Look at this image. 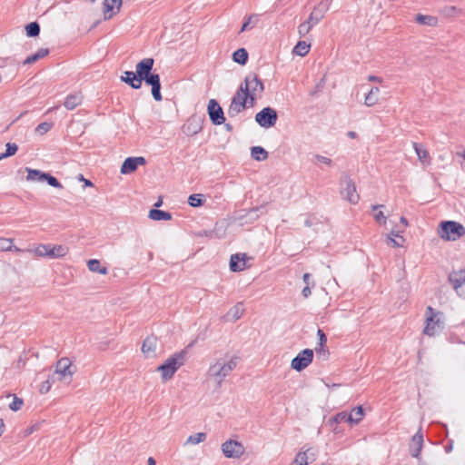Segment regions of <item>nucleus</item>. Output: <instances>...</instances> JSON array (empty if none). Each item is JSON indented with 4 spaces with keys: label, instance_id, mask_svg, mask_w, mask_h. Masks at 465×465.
I'll return each mask as SVG.
<instances>
[{
    "label": "nucleus",
    "instance_id": "f257e3e1",
    "mask_svg": "<svg viewBox=\"0 0 465 465\" xmlns=\"http://www.w3.org/2000/svg\"><path fill=\"white\" fill-rule=\"evenodd\" d=\"M193 342H191L187 347L178 352H175L163 364L157 367V371L161 372V376L163 381L171 380L177 370L184 364L188 349L193 347Z\"/></svg>",
    "mask_w": 465,
    "mask_h": 465
},
{
    "label": "nucleus",
    "instance_id": "f03ea898",
    "mask_svg": "<svg viewBox=\"0 0 465 465\" xmlns=\"http://www.w3.org/2000/svg\"><path fill=\"white\" fill-rule=\"evenodd\" d=\"M439 235L446 241H457L465 235V227L455 221H443L439 225Z\"/></svg>",
    "mask_w": 465,
    "mask_h": 465
},
{
    "label": "nucleus",
    "instance_id": "7ed1b4c3",
    "mask_svg": "<svg viewBox=\"0 0 465 465\" xmlns=\"http://www.w3.org/2000/svg\"><path fill=\"white\" fill-rule=\"evenodd\" d=\"M442 312L436 311L431 306H428L425 312L426 326L423 333L428 336H434L443 329V322L440 320Z\"/></svg>",
    "mask_w": 465,
    "mask_h": 465
},
{
    "label": "nucleus",
    "instance_id": "20e7f679",
    "mask_svg": "<svg viewBox=\"0 0 465 465\" xmlns=\"http://www.w3.org/2000/svg\"><path fill=\"white\" fill-rule=\"evenodd\" d=\"M237 366V358H232L228 362L218 361L211 365L208 371L210 376L217 380L218 386H221L223 379Z\"/></svg>",
    "mask_w": 465,
    "mask_h": 465
},
{
    "label": "nucleus",
    "instance_id": "39448f33",
    "mask_svg": "<svg viewBox=\"0 0 465 465\" xmlns=\"http://www.w3.org/2000/svg\"><path fill=\"white\" fill-rule=\"evenodd\" d=\"M340 184L342 198L348 200L352 204H356L360 200V195L356 192V185L352 179L344 174L340 181Z\"/></svg>",
    "mask_w": 465,
    "mask_h": 465
},
{
    "label": "nucleus",
    "instance_id": "423d86ee",
    "mask_svg": "<svg viewBox=\"0 0 465 465\" xmlns=\"http://www.w3.org/2000/svg\"><path fill=\"white\" fill-rule=\"evenodd\" d=\"M278 114L275 109L265 107L255 114L256 123L263 128H271L275 125Z\"/></svg>",
    "mask_w": 465,
    "mask_h": 465
},
{
    "label": "nucleus",
    "instance_id": "0eeeda50",
    "mask_svg": "<svg viewBox=\"0 0 465 465\" xmlns=\"http://www.w3.org/2000/svg\"><path fill=\"white\" fill-rule=\"evenodd\" d=\"M223 454L228 459H239L245 451L242 442L234 440H228L221 446Z\"/></svg>",
    "mask_w": 465,
    "mask_h": 465
},
{
    "label": "nucleus",
    "instance_id": "6e6552de",
    "mask_svg": "<svg viewBox=\"0 0 465 465\" xmlns=\"http://www.w3.org/2000/svg\"><path fill=\"white\" fill-rule=\"evenodd\" d=\"M247 91V86L240 85L236 93L232 98L231 104L227 110V114L230 117H235L243 111L244 91Z\"/></svg>",
    "mask_w": 465,
    "mask_h": 465
},
{
    "label": "nucleus",
    "instance_id": "1a4fd4ad",
    "mask_svg": "<svg viewBox=\"0 0 465 465\" xmlns=\"http://www.w3.org/2000/svg\"><path fill=\"white\" fill-rule=\"evenodd\" d=\"M312 360L313 351L304 349L292 360L291 367L297 371H302L312 363Z\"/></svg>",
    "mask_w": 465,
    "mask_h": 465
},
{
    "label": "nucleus",
    "instance_id": "9d476101",
    "mask_svg": "<svg viewBox=\"0 0 465 465\" xmlns=\"http://www.w3.org/2000/svg\"><path fill=\"white\" fill-rule=\"evenodd\" d=\"M207 113L210 118V121L214 125H220L224 124L225 117L223 114V108L220 106L219 103L215 99H211L208 102L207 105Z\"/></svg>",
    "mask_w": 465,
    "mask_h": 465
},
{
    "label": "nucleus",
    "instance_id": "9b49d317",
    "mask_svg": "<svg viewBox=\"0 0 465 465\" xmlns=\"http://www.w3.org/2000/svg\"><path fill=\"white\" fill-rule=\"evenodd\" d=\"M449 282L456 293L465 299V270L454 271L449 275Z\"/></svg>",
    "mask_w": 465,
    "mask_h": 465
},
{
    "label": "nucleus",
    "instance_id": "f8f14e48",
    "mask_svg": "<svg viewBox=\"0 0 465 465\" xmlns=\"http://www.w3.org/2000/svg\"><path fill=\"white\" fill-rule=\"evenodd\" d=\"M331 0L321 1L312 10L308 17V23L316 25L323 17L325 13L329 10Z\"/></svg>",
    "mask_w": 465,
    "mask_h": 465
},
{
    "label": "nucleus",
    "instance_id": "ddd939ff",
    "mask_svg": "<svg viewBox=\"0 0 465 465\" xmlns=\"http://www.w3.org/2000/svg\"><path fill=\"white\" fill-rule=\"evenodd\" d=\"M76 371V368L73 367L72 361L68 358H61L55 366V373L60 375V380L72 379V376Z\"/></svg>",
    "mask_w": 465,
    "mask_h": 465
},
{
    "label": "nucleus",
    "instance_id": "4468645a",
    "mask_svg": "<svg viewBox=\"0 0 465 465\" xmlns=\"http://www.w3.org/2000/svg\"><path fill=\"white\" fill-rule=\"evenodd\" d=\"M240 85H248L252 94H261L264 91V84L256 74H249Z\"/></svg>",
    "mask_w": 465,
    "mask_h": 465
},
{
    "label": "nucleus",
    "instance_id": "2eb2a0df",
    "mask_svg": "<svg viewBox=\"0 0 465 465\" xmlns=\"http://www.w3.org/2000/svg\"><path fill=\"white\" fill-rule=\"evenodd\" d=\"M202 128L203 123L201 117L197 115H193L183 124V132L188 136H193L201 132Z\"/></svg>",
    "mask_w": 465,
    "mask_h": 465
},
{
    "label": "nucleus",
    "instance_id": "dca6fc26",
    "mask_svg": "<svg viewBox=\"0 0 465 465\" xmlns=\"http://www.w3.org/2000/svg\"><path fill=\"white\" fill-rule=\"evenodd\" d=\"M145 158L143 156L138 157H128L126 158L122 166H121V173L128 174L134 172L139 165L145 164Z\"/></svg>",
    "mask_w": 465,
    "mask_h": 465
},
{
    "label": "nucleus",
    "instance_id": "f3484780",
    "mask_svg": "<svg viewBox=\"0 0 465 465\" xmlns=\"http://www.w3.org/2000/svg\"><path fill=\"white\" fill-rule=\"evenodd\" d=\"M153 64L154 60L153 58H143L136 64L135 73L142 82L145 76L153 73Z\"/></svg>",
    "mask_w": 465,
    "mask_h": 465
},
{
    "label": "nucleus",
    "instance_id": "a211bd4d",
    "mask_svg": "<svg viewBox=\"0 0 465 465\" xmlns=\"http://www.w3.org/2000/svg\"><path fill=\"white\" fill-rule=\"evenodd\" d=\"M423 445V435L420 430L412 436L410 442V452L414 458H419Z\"/></svg>",
    "mask_w": 465,
    "mask_h": 465
},
{
    "label": "nucleus",
    "instance_id": "6ab92c4d",
    "mask_svg": "<svg viewBox=\"0 0 465 465\" xmlns=\"http://www.w3.org/2000/svg\"><path fill=\"white\" fill-rule=\"evenodd\" d=\"M246 254L235 253L230 259V270L232 272H241L246 267Z\"/></svg>",
    "mask_w": 465,
    "mask_h": 465
},
{
    "label": "nucleus",
    "instance_id": "aec40b11",
    "mask_svg": "<svg viewBox=\"0 0 465 465\" xmlns=\"http://www.w3.org/2000/svg\"><path fill=\"white\" fill-rule=\"evenodd\" d=\"M157 346V337L154 335L148 336L143 342L142 351L146 357L155 356Z\"/></svg>",
    "mask_w": 465,
    "mask_h": 465
},
{
    "label": "nucleus",
    "instance_id": "412c9836",
    "mask_svg": "<svg viewBox=\"0 0 465 465\" xmlns=\"http://www.w3.org/2000/svg\"><path fill=\"white\" fill-rule=\"evenodd\" d=\"M121 80L134 89H140L142 87L143 83L135 72L125 71L121 76Z\"/></svg>",
    "mask_w": 465,
    "mask_h": 465
},
{
    "label": "nucleus",
    "instance_id": "4be33fe9",
    "mask_svg": "<svg viewBox=\"0 0 465 465\" xmlns=\"http://www.w3.org/2000/svg\"><path fill=\"white\" fill-rule=\"evenodd\" d=\"M84 96L81 92H75L66 96L64 105L67 110H74L83 102Z\"/></svg>",
    "mask_w": 465,
    "mask_h": 465
},
{
    "label": "nucleus",
    "instance_id": "5701e85b",
    "mask_svg": "<svg viewBox=\"0 0 465 465\" xmlns=\"http://www.w3.org/2000/svg\"><path fill=\"white\" fill-rule=\"evenodd\" d=\"M312 449L308 448L303 451H299L293 460V463L297 465H308L309 460L311 459V462L315 460V454L312 452Z\"/></svg>",
    "mask_w": 465,
    "mask_h": 465
},
{
    "label": "nucleus",
    "instance_id": "b1692460",
    "mask_svg": "<svg viewBox=\"0 0 465 465\" xmlns=\"http://www.w3.org/2000/svg\"><path fill=\"white\" fill-rule=\"evenodd\" d=\"M123 0H104V19H110L112 15H107L106 14L110 11H113L114 8H116V12L120 11L122 6Z\"/></svg>",
    "mask_w": 465,
    "mask_h": 465
},
{
    "label": "nucleus",
    "instance_id": "393cba45",
    "mask_svg": "<svg viewBox=\"0 0 465 465\" xmlns=\"http://www.w3.org/2000/svg\"><path fill=\"white\" fill-rule=\"evenodd\" d=\"M350 420H352L351 416H348L347 412L341 411L334 415L333 417L330 418L327 421V425L329 427H333L334 425H338L341 422H348L350 423Z\"/></svg>",
    "mask_w": 465,
    "mask_h": 465
},
{
    "label": "nucleus",
    "instance_id": "a878e982",
    "mask_svg": "<svg viewBox=\"0 0 465 465\" xmlns=\"http://www.w3.org/2000/svg\"><path fill=\"white\" fill-rule=\"evenodd\" d=\"M149 218L153 221H169L172 219V213L159 209H151Z\"/></svg>",
    "mask_w": 465,
    "mask_h": 465
},
{
    "label": "nucleus",
    "instance_id": "bb28decb",
    "mask_svg": "<svg viewBox=\"0 0 465 465\" xmlns=\"http://www.w3.org/2000/svg\"><path fill=\"white\" fill-rule=\"evenodd\" d=\"M415 21L422 25L436 26L438 25V18L432 15H426L418 14L415 17Z\"/></svg>",
    "mask_w": 465,
    "mask_h": 465
},
{
    "label": "nucleus",
    "instance_id": "cd10ccee",
    "mask_svg": "<svg viewBox=\"0 0 465 465\" xmlns=\"http://www.w3.org/2000/svg\"><path fill=\"white\" fill-rule=\"evenodd\" d=\"M88 269L93 272H98L105 275L108 272V269L105 266H102L101 262L97 259H91L87 262Z\"/></svg>",
    "mask_w": 465,
    "mask_h": 465
},
{
    "label": "nucleus",
    "instance_id": "c85d7f7f",
    "mask_svg": "<svg viewBox=\"0 0 465 465\" xmlns=\"http://www.w3.org/2000/svg\"><path fill=\"white\" fill-rule=\"evenodd\" d=\"M249 54L245 48H239L232 54L233 62L244 65L248 62Z\"/></svg>",
    "mask_w": 465,
    "mask_h": 465
},
{
    "label": "nucleus",
    "instance_id": "c756f323",
    "mask_svg": "<svg viewBox=\"0 0 465 465\" xmlns=\"http://www.w3.org/2000/svg\"><path fill=\"white\" fill-rule=\"evenodd\" d=\"M413 148L416 152V154L419 158V160L422 163H430V155L428 151L423 147L422 144L418 143H413Z\"/></svg>",
    "mask_w": 465,
    "mask_h": 465
},
{
    "label": "nucleus",
    "instance_id": "7c9ffc66",
    "mask_svg": "<svg viewBox=\"0 0 465 465\" xmlns=\"http://www.w3.org/2000/svg\"><path fill=\"white\" fill-rule=\"evenodd\" d=\"M244 309L242 302H238L233 307H232L228 312L227 316L232 321L235 322L239 320L243 314Z\"/></svg>",
    "mask_w": 465,
    "mask_h": 465
},
{
    "label": "nucleus",
    "instance_id": "2f4dec72",
    "mask_svg": "<svg viewBox=\"0 0 465 465\" xmlns=\"http://www.w3.org/2000/svg\"><path fill=\"white\" fill-rule=\"evenodd\" d=\"M380 93V88L373 86L371 88L369 93L365 96L364 104L366 106H372L378 103V94Z\"/></svg>",
    "mask_w": 465,
    "mask_h": 465
},
{
    "label": "nucleus",
    "instance_id": "473e14b6",
    "mask_svg": "<svg viewBox=\"0 0 465 465\" xmlns=\"http://www.w3.org/2000/svg\"><path fill=\"white\" fill-rule=\"evenodd\" d=\"M50 258H61L67 254L68 248L64 245H52L50 244Z\"/></svg>",
    "mask_w": 465,
    "mask_h": 465
},
{
    "label": "nucleus",
    "instance_id": "72a5a7b5",
    "mask_svg": "<svg viewBox=\"0 0 465 465\" xmlns=\"http://www.w3.org/2000/svg\"><path fill=\"white\" fill-rule=\"evenodd\" d=\"M49 54V49L47 48H40L35 54L28 56L24 62L23 64H32L37 62L39 59L45 57Z\"/></svg>",
    "mask_w": 465,
    "mask_h": 465
},
{
    "label": "nucleus",
    "instance_id": "f704fd0d",
    "mask_svg": "<svg viewBox=\"0 0 465 465\" xmlns=\"http://www.w3.org/2000/svg\"><path fill=\"white\" fill-rule=\"evenodd\" d=\"M251 156L256 161H264L268 158V152L262 146L251 148Z\"/></svg>",
    "mask_w": 465,
    "mask_h": 465
},
{
    "label": "nucleus",
    "instance_id": "c9c22d12",
    "mask_svg": "<svg viewBox=\"0 0 465 465\" xmlns=\"http://www.w3.org/2000/svg\"><path fill=\"white\" fill-rule=\"evenodd\" d=\"M348 416H351L352 420H350V424L356 425L358 424L364 417V410L361 406H357L353 408Z\"/></svg>",
    "mask_w": 465,
    "mask_h": 465
},
{
    "label": "nucleus",
    "instance_id": "e433bc0d",
    "mask_svg": "<svg viewBox=\"0 0 465 465\" xmlns=\"http://www.w3.org/2000/svg\"><path fill=\"white\" fill-rule=\"evenodd\" d=\"M25 171L27 172V176H26L27 181L44 182V176L45 173V172H42V171L36 170V169H31L29 167H26Z\"/></svg>",
    "mask_w": 465,
    "mask_h": 465
},
{
    "label": "nucleus",
    "instance_id": "4c0bfd02",
    "mask_svg": "<svg viewBox=\"0 0 465 465\" xmlns=\"http://www.w3.org/2000/svg\"><path fill=\"white\" fill-rule=\"evenodd\" d=\"M258 94L250 93V90L247 88V91H244V98L243 102V110L247 108L253 107L256 103V95Z\"/></svg>",
    "mask_w": 465,
    "mask_h": 465
},
{
    "label": "nucleus",
    "instance_id": "58836bf2",
    "mask_svg": "<svg viewBox=\"0 0 465 465\" xmlns=\"http://www.w3.org/2000/svg\"><path fill=\"white\" fill-rule=\"evenodd\" d=\"M310 51V45L305 41H299L293 48V53L300 56H305Z\"/></svg>",
    "mask_w": 465,
    "mask_h": 465
},
{
    "label": "nucleus",
    "instance_id": "ea45409f",
    "mask_svg": "<svg viewBox=\"0 0 465 465\" xmlns=\"http://www.w3.org/2000/svg\"><path fill=\"white\" fill-rule=\"evenodd\" d=\"M26 35L29 37H36L40 34V25L37 22H31L25 25Z\"/></svg>",
    "mask_w": 465,
    "mask_h": 465
},
{
    "label": "nucleus",
    "instance_id": "a19ab883",
    "mask_svg": "<svg viewBox=\"0 0 465 465\" xmlns=\"http://www.w3.org/2000/svg\"><path fill=\"white\" fill-rule=\"evenodd\" d=\"M257 22H258L257 15H249L248 17L245 18L240 32H244L246 30H249L251 28L254 27L256 25Z\"/></svg>",
    "mask_w": 465,
    "mask_h": 465
},
{
    "label": "nucleus",
    "instance_id": "79ce46f5",
    "mask_svg": "<svg viewBox=\"0 0 465 465\" xmlns=\"http://www.w3.org/2000/svg\"><path fill=\"white\" fill-rule=\"evenodd\" d=\"M206 433L198 432L193 435H190L185 442V444H199L206 440Z\"/></svg>",
    "mask_w": 465,
    "mask_h": 465
},
{
    "label": "nucleus",
    "instance_id": "37998d69",
    "mask_svg": "<svg viewBox=\"0 0 465 465\" xmlns=\"http://www.w3.org/2000/svg\"><path fill=\"white\" fill-rule=\"evenodd\" d=\"M204 203V196L203 194H191L188 198V203L192 207H200Z\"/></svg>",
    "mask_w": 465,
    "mask_h": 465
},
{
    "label": "nucleus",
    "instance_id": "c03bdc74",
    "mask_svg": "<svg viewBox=\"0 0 465 465\" xmlns=\"http://www.w3.org/2000/svg\"><path fill=\"white\" fill-rule=\"evenodd\" d=\"M5 146H6L5 152L1 153V156L3 159L15 155L18 150V146L15 143H7L5 144Z\"/></svg>",
    "mask_w": 465,
    "mask_h": 465
},
{
    "label": "nucleus",
    "instance_id": "a18cd8bd",
    "mask_svg": "<svg viewBox=\"0 0 465 465\" xmlns=\"http://www.w3.org/2000/svg\"><path fill=\"white\" fill-rule=\"evenodd\" d=\"M44 182H46L50 186L62 189L63 185L62 183L53 175H51L49 173H45L44 176Z\"/></svg>",
    "mask_w": 465,
    "mask_h": 465
},
{
    "label": "nucleus",
    "instance_id": "49530a36",
    "mask_svg": "<svg viewBox=\"0 0 465 465\" xmlns=\"http://www.w3.org/2000/svg\"><path fill=\"white\" fill-rule=\"evenodd\" d=\"M50 244H39L34 251V252L40 257H49L50 258Z\"/></svg>",
    "mask_w": 465,
    "mask_h": 465
},
{
    "label": "nucleus",
    "instance_id": "de8ad7c7",
    "mask_svg": "<svg viewBox=\"0 0 465 465\" xmlns=\"http://www.w3.org/2000/svg\"><path fill=\"white\" fill-rule=\"evenodd\" d=\"M143 81H144V83L150 86L153 84H159L161 83L160 75L155 73L148 74L147 76H145V78L143 79Z\"/></svg>",
    "mask_w": 465,
    "mask_h": 465
},
{
    "label": "nucleus",
    "instance_id": "09e8293b",
    "mask_svg": "<svg viewBox=\"0 0 465 465\" xmlns=\"http://www.w3.org/2000/svg\"><path fill=\"white\" fill-rule=\"evenodd\" d=\"M314 26L313 24H309L308 20H306L304 23L301 24L298 26V33L301 37L305 36L310 30Z\"/></svg>",
    "mask_w": 465,
    "mask_h": 465
},
{
    "label": "nucleus",
    "instance_id": "8fccbe9b",
    "mask_svg": "<svg viewBox=\"0 0 465 465\" xmlns=\"http://www.w3.org/2000/svg\"><path fill=\"white\" fill-rule=\"evenodd\" d=\"M52 127H53L52 123L44 122L37 125V127L35 128V132L38 134L43 135V134H46L48 131H50Z\"/></svg>",
    "mask_w": 465,
    "mask_h": 465
},
{
    "label": "nucleus",
    "instance_id": "3c124183",
    "mask_svg": "<svg viewBox=\"0 0 465 465\" xmlns=\"http://www.w3.org/2000/svg\"><path fill=\"white\" fill-rule=\"evenodd\" d=\"M316 356L322 361H326L329 357V351L326 346H317L315 348Z\"/></svg>",
    "mask_w": 465,
    "mask_h": 465
},
{
    "label": "nucleus",
    "instance_id": "603ef678",
    "mask_svg": "<svg viewBox=\"0 0 465 465\" xmlns=\"http://www.w3.org/2000/svg\"><path fill=\"white\" fill-rule=\"evenodd\" d=\"M24 404V401L21 398H18L17 396L14 395L13 401L9 404L10 410L13 411H19Z\"/></svg>",
    "mask_w": 465,
    "mask_h": 465
},
{
    "label": "nucleus",
    "instance_id": "864d4df0",
    "mask_svg": "<svg viewBox=\"0 0 465 465\" xmlns=\"http://www.w3.org/2000/svg\"><path fill=\"white\" fill-rule=\"evenodd\" d=\"M0 250L12 251L13 250V241L11 239L0 238Z\"/></svg>",
    "mask_w": 465,
    "mask_h": 465
},
{
    "label": "nucleus",
    "instance_id": "5fc2aeb1",
    "mask_svg": "<svg viewBox=\"0 0 465 465\" xmlns=\"http://www.w3.org/2000/svg\"><path fill=\"white\" fill-rule=\"evenodd\" d=\"M152 87V95L157 102L162 101L163 97L161 94V83L159 84H153Z\"/></svg>",
    "mask_w": 465,
    "mask_h": 465
},
{
    "label": "nucleus",
    "instance_id": "6e6d98bb",
    "mask_svg": "<svg viewBox=\"0 0 465 465\" xmlns=\"http://www.w3.org/2000/svg\"><path fill=\"white\" fill-rule=\"evenodd\" d=\"M53 383H54V378L53 377L48 378L45 381H44L41 384L40 392L42 394L47 393L49 391V390L51 389Z\"/></svg>",
    "mask_w": 465,
    "mask_h": 465
},
{
    "label": "nucleus",
    "instance_id": "4d7b16f0",
    "mask_svg": "<svg viewBox=\"0 0 465 465\" xmlns=\"http://www.w3.org/2000/svg\"><path fill=\"white\" fill-rule=\"evenodd\" d=\"M317 335L319 337L318 346H326L327 336L324 331L321 329H318Z\"/></svg>",
    "mask_w": 465,
    "mask_h": 465
},
{
    "label": "nucleus",
    "instance_id": "13d9d810",
    "mask_svg": "<svg viewBox=\"0 0 465 465\" xmlns=\"http://www.w3.org/2000/svg\"><path fill=\"white\" fill-rule=\"evenodd\" d=\"M303 282H305L306 286H310V285L314 286L315 285V283L312 280V274L308 273V272L303 274Z\"/></svg>",
    "mask_w": 465,
    "mask_h": 465
},
{
    "label": "nucleus",
    "instance_id": "bf43d9fd",
    "mask_svg": "<svg viewBox=\"0 0 465 465\" xmlns=\"http://www.w3.org/2000/svg\"><path fill=\"white\" fill-rule=\"evenodd\" d=\"M374 219L376 220V222H378L380 223H386V217L383 215V213L381 211H380L374 214Z\"/></svg>",
    "mask_w": 465,
    "mask_h": 465
},
{
    "label": "nucleus",
    "instance_id": "052dcab7",
    "mask_svg": "<svg viewBox=\"0 0 465 465\" xmlns=\"http://www.w3.org/2000/svg\"><path fill=\"white\" fill-rule=\"evenodd\" d=\"M316 159H317L319 162H321V163H325V164H327V165H331V163H332V161H331V158H328V157H325V156H322V155H319V154H317V155H316Z\"/></svg>",
    "mask_w": 465,
    "mask_h": 465
},
{
    "label": "nucleus",
    "instance_id": "680f3d73",
    "mask_svg": "<svg viewBox=\"0 0 465 465\" xmlns=\"http://www.w3.org/2000/svg\"><path fill=\"white\" fill-rule=\"evenodd\" d=\"M386 242L389 245H391L392 247L401 246V243L391 236H388Z\"/></svg>",
    "mask_w": 465,
    "mask_h": 465
},
{
    "label": "nucleus",
    "instance_id": "e2e57ef3",
    "mask_svg": "<svg viewBox=\"0 0 465 465\" xmlns=\"http://www.w3.org/2000/svg\"><path fill=\"white\" fill-rule=\"evenodd\" d=\"M311 293L312 292L310 286H305L302 291V294L304 298H308L311 295Z\"/></svg>",
    "mask_w": 465,
    "mask_h": 465
},
{
    "label": "nucleus",
    "instance_id": "0e129e2a",
    "mask_svg": "<svg viewBox=\"0 0 465 465\" xmlns=\"http://www.w3.org/2000/svg\"><path fill=\"white\" fill-rule=\"evenodd\" d=\"M79 180L84 181L85 186H93V183L90 180L84 179L83 174L79 175Z\"/></svg>",
    "mask_w": 465,
    "mask_h": 465
},
{
    "label": "nucleus",
    "instance_id": "69168bd1",
    "mask_svg": "<svg viewBox=\"0 0 465 465\" xmlns=\"http://www.w3.org/2000/svg\"><path fill=\"white\" fill-rule=\"evenodd\" d=\"M368 80H369L370 82H378V83H381V81H382V80H381V78H380V77H378V76H375V75H370V76L368 77Z\"/></svg>",
    "mask_w": 465,
    "mask_h": 465
},
{
    "label": "nucleus",
    "instance_id": "338daca9",
    "mask_svg": "<svg viewBox=\"0 0 465 465\" xmlns=\"http://www.w3.org/2000/svg\"><path fill=\"white\" fill-rule=\"evenodd\" d=\"M444 448L447 453L450 452L452 450V441L450 440Z\"/></svg>",
    "mask_w": 465,
    "mask_h": 465
},
{
    "label": "nucleus",
    "instance_id": "774afa93",
    "mask_svg": "<svg viewBox=\"0 0 465 465\" xmlns=\"http://www.w3.org/2000/svg\"><path fill=\"white\" fill-rule=\"evenodd\" d=\"M148 465H156V461L153 457H150L147 460Z\"/></svg>",
    "mask_w": 465,
    "mask_h": 465
}]
</instances>
